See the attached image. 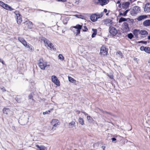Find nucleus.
<instances>
[{"mask_svg": "<svg viewBox=\"0 0 150 150\" xmlns=\"http://www.w3.org/2000/svg\"><path fill=\"white\" fill-rule=\"evenodd\" d=\"M38 65L39 67L42 70H44L46 67L50 66L49 64H48L47 62L44 61L42 59H40Z\"/></svg>", "mask_w": 150, "mask_h": 150, "instance_id": "1", "label": "nucleus"}, {"mask_svg": "<svg viewBox=\"0 0 150 150\" xmlns=\"http://www.w3.org/2000/svg\"><path fill=\"white\" fill-rule=\"evenodd\" d=\"M41 40L43 41L45 47H47V48L52 49L53 47V44L47 39L42 37L41 38Z\"/></svg>", "mask_w": 150, "mask_h": 150, "instance_id": "2", "label": "nucleus"}, {"mask_svg": "<svg viewBox=\"0 0 150 150\" xmlns=\"http://www.w3.org/2000/svg\"><path fill=\"white\" fill-rule=\"evenodd\" d=\"M50 124L52 126V129L54 130H56L57 127L60 125V122L57 119H53L51 122Z\"/></svg>", "mask_w": 150, "mask_h": 150, "instance_id": "3", "label": "nucleus"}, {"mask_svg": "<svg viewBox=\"0 0 150 150\" xmlns=\"http://www.w3.org/2000/svg\"><path fill=\"white\" fill-rule=\"evenodd\" d=\"M103 15V12L98 14H93L91 16V20L93 22L96 21L98 19L102 17Z\"/></svg>", "mask_w": 150, "mask_h": 150, "instance_id": "4", "label": "nucleus"}, {"mask_svg": "<svg viewBox=\"0 0 150 150\" xmlns=\"http://www.w3.org/2000/svg\"><path fill=\"white\" fill-rule=\"evenodd\" d=\"M15 13L16 15V17L17 18V21L18 24H20L22 22V20L21 15L18 11H16Z\"/></svg>", "mask_w": 150, "mask_h": 150, "instance_id": "5", "label": "nucleus"}, {"mask_svg": "<svg viewBox=\"0 0 150 150\" xmlns=\"http://www.w3.org/2000/svg\"><path fill=\"white\" fill-rule=\"evenodd\" d=\"M100 54V55L103 56L107 55L108 50L106 48L105 46H103L101 47Z\"/></svg>", "mask_w": 150, "mask_h": 150, "instance_id": "6", "label": "nucleus"}, {"mask_svg": "<svg viewBox=\"0 0 150 150\" xmlns=\"http://www.w3.org/2000/svg\"><path fill=\"white\" fill-rule=\"evenodd\" d=\"M52 81L58 86H60V82L57 77L55 76H52L51 77Z\"/></svg>", "mask_w": 150, "mask_h": 150, "instance_id": "7", "label": "nucleus"}, {"mask_svg": "<svg viewBox=\"0 0 150 150\" xmlns=\"http://www.w3.org/2000/svg\"><path fill=\"white\" fill-rule=\"evenodd\" d=\"M108 0H95L94 2L96 3H99L100 4L103 6L107 4L109 2Z\"/></svg>", "mask_w": 150, "mask_h": 150, "instance_id": "8", "label": "nucleus"}, {"mask_svg": "<svg viewBox=\"0 0 150 150\" xmlns=\"http://www.w3.org/2000/svg\"><path fill=\"white\" fill-rule=\"evenodd\" d=\"M122 28L124 32H127L129 30L128 24L126 23H124L122 25Z\"/></svg>", "mask_w": 150, "mask_h": 150, "instance_id": "9", "label": "nucleus"}, {"mask_svg": "<svg viewBox=\"0 0 150 150\" xmlns=\"http://www.w3.org/2000/svg\"><path fill=\"white\" fill-rule=\"evenodd\" d=\"M109 32L112 36H115L117 33V30L114 27L110 28Z\"/></svg>", "mask_w": 150, "mask_h": 150, "instance_id": "10", "label": "nucleus"}, {"mask_svg": "<svg viewBox=\"0 0 150 150\" xmlns=\"http://www.w3.org/2000/svg\"><path fill=\"white\" fill-rule=\"evenodd\" d=\"M140 11V7L137 6H135L133 7L132 12H133L134 14H136Z\"/></svg>", "mask_w": 150, "mask_h": 150, "instance_id": "11", "label": "nucleus"}, {"mask_svg": "<svg viewBox=\"0 0 150 150\" xmlns=\"http://www.w3.org/2000/svg\"><path fill=\"white\" fill-rule=\"evenodd\" d=\"M144 11L145 12L148 13L150 12V3H146L144 7Z\"/></svg>", "mask_w": 150, "mask_h": 150, "instance_id": "12", "label": "nucleus"}, {"mask_svg": "<svg viewBox=\"0 0 150 150\" xmlns=\"http://www.w3.org/2000/svg\"><path fill=\"white\" fill-rule=\"evenodd\" d=\"M25 24L27 25V28L29 29H32L33 27V24L30 21H26Z\"/></svg>", "mask_w": 150, "mask_h": 150, "instance_id": "13", "label": "nucleus"}, {"mask_svg": "<svg viewBox=\"0 0 150 150\" xmlns=\"http://www.w3.org/2000/svg\"><path fill=\"white\" fill-rule=\"evenodd\" d=\"M104 24L109 26H111L112 24L111 20L109 19H107L104 21Z\"/></svg>", "mask_w": 150, "mask_h": 150, "instance_id": "14", "label": "nucleus"}, {"mask_svg": "<svg viewBox=\"0 0 150 150\" xmlns=\"http://www.w3.org/2000/svg\"><path fill=\"white\" fill-rule=\"evenodd\" d=\"M129 11V9L127 10L126 11H121L120 12L118 16H126L127 14V12Z\"/></svg>", "mask_w": 150, "mask_h": 150, "instance_id": "15", "label": "nucleus"}, {"mask_svg": "<svg viewBox=\"0 0 150 150\" xmlns=\"http://www.w3.org/2000/svg\"><path fill=\"white\" fill-rule=\"evenodd\" d=\"M37 150H47V148L43 145H37Z\"/></svg>", "mask_w": 150, "mask_h": 150, "instance_id": "16", "label": "nucleus"}, {"mask_svg": "<svg viewBox=\"0 0 150 150\" xmlns=\"http://www.w3.org/2000/svg\"><path fill=\"white\" fill-rule=\"evenodd\" d=\"M28 118H26L25 119H21L19 121V123L22 125H24L27 123L28 122Z\"/></svg>", "mask_w": 150, "mask_h": 150, "instance_id": "17", "label": "nucleus"}, {"mask_svg": "<svg viewBox=\"0 0 150 150\" xmlns=\"http://www.w3.org/2000/svg\"><path fill=\"white\" fill-rule=\"evenodd\" d=\"M130 3L129 2H124L122 5V7L125 8H127L129 6Z\"/></svg>", "mask_w": 150, "mask_h": 150, "instance_id": "18", "label": "nucleus"}, {"mask_svg": "<svg viewBox=\"0 0 150 150\" xmlns=\"http://www.w3.org/2000/svg\"><path fill=\"white\" fill-rule=\"evenodd\" d=\"M68 126L69 128L73 129L75 127V122L74 121H72L68 124Z\"/></svg>", "mask_w": 150, "mask_h": 150, "instance_id": "19", "label": "nucleus"}, {"mask_svg": "<svg viewBox=\"0 0 150 150\" xmlns=\"http://www.w3.org/2000/svg\"><path fill=\"white\" fill-rule=\"evenodd\" d=\"M4 8L7 10L10 11H11L13 10V8L8 5V4H5Z\"/></svg>", "mask_w": 150, "mask_h": 150, "instance_id": "20", "label": "nucleus"}, {"mask_svg": "<svg viewBox=\"0 0 150 150\" xmlns=\"http://www.w3.org/2000/svg\"><path fill=\"white\" fill-rule=\"evenodd\" d=\"M143 25L145 26H149L150 25V20H146L143 22Z\"/></svg>", "mask_w": 150, "mask_h": 150, "instance_id": "21", "label": "nucleus"}, {"mask_svg": "<svg viewBox=\"0 0 150 150\" xmlns=\"http://www.w3.org/2000/svg\"><path fill=\"white\" fill-rule=\"evenodd\" d=\"M146 15H141L139 16L137 18V20L138 21H141L144 20L147 18Z\"/></svg>", "mask_w": 150, "mask_h": 150, "instance_id": "22", "label": "nucleus"}, {"mask_svg": "<svg viewBox=\"0 0 150 150\" xmlns=\"http://www.w3.org/2000/svg\"><path fill=\"white\" fill-rule=\"evenodd\" d=\"M139 34L145 36L148 34V33L146 30H142L140 31Z\"/></svg>", "mask_w": 150, "mask_h": 150, "instance_id": "23", "label": "nucleus"}, {"mask_svg": "<svg viewBox=\"0 0 150 150\" xmlns=\"http://www.w3.org/2000/svg\"><path fill=\"white\" fill-rule=\"evenodd\" d=\"M22 44L25 47L29 48V49H30V50H32V47H31V46H30L29 45L27 44V43L25 40Z\"/></svg>", "mask_w": 150, "mask_h": 150, "instance_id": "24", "label": "nucleus"}, {"mask_svg": "<svg viewBox=\"0 0 150 150\" xmlns=\"http://www.w3.org/2000/svg\"><path fill=\"white\" fill-rule=\"evenodd\" d=\"M140 31L137 29H134L133 32V33L136 37H137L138 35L139 34Z\"/></svg>", "mask_w": 150, "mask_h": 150, "instance_id": "25", "label": "nucleus"}, {"mask_svg": "<svg viewBox=\"0 0 150 150\" xmlns=\"http://www.w3.org/2000/svg\"><path fill=\"white\" fill-rule=\"evenodd\" d=\"M92 30L93 32L91 35V37L92 38H93L95 37L96 35L97 34V30L96 29H92Z\"/></svg>", "mask_w": 150, "mask_h": 150, "instance_id": "26", "label": "nucleus"}, {"mask_svg": "<svg viewBox=\"0 0 150 150\" xmlns=\"http://www.w3.org/2000/svg\"><path fill=\"white\" fill-rule=\"evenodd\" d=\"M128 19H129V18H126L123 17H121L119 20L118 22L119 23H121L122 22L127 21Z\"/></svg>", "mask_w": 150, "mask_h": 150, "instance_id": "27", "label": "nucleus"}, {"mask_svg": "<svg viewBox=\"0 0 150 150\" xmlns=\"http://www.w3.org/2000/svg\"><path fill=\"white\" fill-rule=\"evenodd\" d=\"M68 79L69 81L73 83H75L76 81L73 78L70 76H68Z\"/></svg>", "mask_w": 150, "mask_h": 150, "instance_id": "28", "label": "nucleus"}, {"mask_svg": "<svg viewBox=\"0 0 150 150\" xmlns=\"http://www.w3.org/2000/svg\"><path fill=\"white\" fill-rule=\"evenodd\" d=\"M82 27V25L77 24L75 26L73 27V28L76 29L78 30H81Z\"/></svg>", "mask_w": 150, "mask_h": 150, "instance_id": "29", "label": "nucleus"}, {"mask_svg": "<svg viewBox=\"0 0 150 150\" xmlns=\"http://www.w3.org/2000/svg\"><path fill=\"white\" fill-rule=\"evenodd\" d=\"M78 121L80 124L81 125H83L84 124L83 120V118L80 117L78 120Z\"/></svg>", "mask_w": 150, "mask_h": 150, "instance_id": "30", "label": "nucleus"}, {"mask_svg": "<svg viewBox=\"0 0 150 150\" xmlns=\"http://www.w3.org/2000/svg\"><path fill=\"white\" fill-rule=\"evenodd\" d=\"M145 52L147 53L150 54V48L149 47H146Z\"/></svg>", "mask_w": 150, "mask_h": 150, "instance_id": "31", "label": "nucleus"}, {"mask_svg": "<svg viewBox=\"0 0 150 150\" xmlns=\"http://www.w3.org/2000/svg\"><path fill=\"white\" fill-rule=\"evenodd\" d=\"M18 40L21 43H23L25 41L23 38L21 37H19L18 38Z\"/></svg>", "mask_w": 150, "mask_h": 150, "instance_id": "32", "label": "nucleus"}, {"mask_svg": "<svg viewBox=\"0 0 150 150\" xmlns=\"http://www.w3.org/2000/svg\"><path fill=\"white\" fill-rule=\"evenodd\" d=\"M87 119L89 122H91L93 121V118L90 116H87Z\"/></svg>", "mask_w": 150, "mask_h": 150, "instance_id": "33", "label": "nucleus"}, {"mask_svg": "<svg viewBox=\"0 0 150 150\" xmlns=\"http://www.w3.org/2000/svg\"><path fill=\"white\" fill-rule=\"evenodd\" d=\"M74 16H76V17H77L78 18H81V19L83 18V16L80 15H75Z\"/></svg>", "mask_w": 150, "mask_h": 150, "instance_id": "34", "label": "nucleus"}, {"mask_svg": "<svg viewBox=\"0 0 150 150\" xmlns=\"http://www.w3.org/2000/svg\"><path fill=\"white\" fill-rule=\"evenodd\" d=\"M127 37L130 39H132L133 37V35L132 33H130L127 35Z\"/></svg>", "mask_w": 150, "mask_h": 150, "instance_id": "35", "label": "nucleus"}, {"mask_svg": "<svg viewBox=\"0 0 150 150\" xmlns=\"http://www.w3.org/2000/svg\"><path fill=\"white\" fill-rule=\"evenodd\" d=\"M58 57L59 59L61 60H63L64 59V58L63 56L61 54H59L58 56Z\"/></svg>", "mask_w": 150, "mask_h": 150, "instance_id": "36", "label": "nucleus"}, {"mask_svg": "<svg viewBox=\"0 0 150 150\" xmlns=\"http://www.w3.org/2000/svg\"><path fill=\"white\" fill-rule=\"evenodd\" d=\"M116 4H117V5H118V6L119 8H121V4H120V1H119V0L117 1V2H116Z\"/></svg>", "mask_w": 150, "mask_h": 150, "instance_id": "37", "label": "nucleus"}, {"mask_svg": "<svg viewBox=\"0 0 150 150\" xmlns=\"http://www.w3.org/2000/svg\"><path fill=\"white\" fill-rule=\"evenodd\" d=\"M9 112V110L8 108H4L3 109V112Z\"/></svg>", "mask_w": 150, "mask_h": 150, "instance_id": "38", "label": "nucleus"}, {"mask_svg": "<svg viewBox=\"0 0 150 150\" xmlns=\"http://www.w3.org/2000/svg\"><path fill=\"white\" fill-rule=\"evenodd\" d=\"M108 10L106 9H104V12L106 13V15L108 16V13L110 12L109 11H108V12L107 13Z\"/></svg>", "mask_w": 150, "mask_h": 150, "instance_id": "39", "label": "nucleus"}, {"mask_svg": "<svg viewBox=\"0 0 150 150\" xmlns=\"http://www.w3.org/2000/svg\"><path fill=\"white\" fill-rule=\"evenodd\" d=\"M5 4L2 1H0V6L3 7V8L4 7Z\"/></svg>", "mask_w": 150, "mask_h": 150, "instance_id": "40", "label": "nucleus"}, {"mask_svg": "<svg viewBox=\"0 0 150 150\" xmlns=\"http://www.w3.org/2000/svg\"><path fill=\"white\" fill-rule=\"evenodd\" d=\"M145 47H144V46H141L140 49L141 51H144L145 50Z\"/></svg>", "mask_w": 150, "mask_h": 150, "instance_id": "41", "label": "nucleus"}, {"mask_svg": "<svg viewBox=\"0 0 150 150\" xmlns=\"http://www.w3.org/2000/svg\"><path fill=\"white\" fill-rule=\"evenodd\" d=\"M83 31H86L88 30L87 27L86 26L84 27V28L83 29Z\"/></svg>", "mask_w": 150, "mask_h": 150, "instance_id": "42", "label": "nucleus"}, {"mask_svg": "<svg viewBox=\"0 0 150 150\" xmlns=\"http://www.w3.org/2000/svg\"><path fill=\"white\" fill-rule=\"evenodd\" d=\"M117 54H118L119 55L120 54V55L121 56V58H122V57L123 55H122V54L120 52H117Z\"/></svg>", "mask_w": 150, "mask_h": 150, "instance_id": "43", "label": "nucleus"}, {"mask_svg": "<svg viewBox=\"0 0 150 150\" xmlns=\"http://www.w3.org/2000/svg\"><path fill=\"white\" fill-rule=\"evenodd\" d=\"M76 34H79L80 33V30L77 29L76 31Z\"/></svg>", "mask_w": 150, "mask_h": 150, "instance_id": "44", "label": "nucleus"}, {"mask_svg": "<svg viewBox=\"0 0 150 150\" xmlns=\"http://www.w3.org/2000/svg\"><path fill=\"white\" fill-rule=\"evenodd\" d=\"M108 76L110 77V78L111 79H112L113 78V76L112 75H108Z\"/></svg>", "mask_w": 150, "mask_h": 150, "instance_id": "45", "label": "nucleus"}, {"mask_svg": "<svg viewBox=\"0 0 150 150\" xmlns=\"http://www.w3.org/2000/svg\"><path fill=\"white\" fill-rule=\"evenodd\" d=\"M105 146H102L101 148L103 149V150H105Z\"/></svg>", "mask_w": 150, "mask_h": 150, "instance_id": "46", "label": "nucleus"}, {"mask_svg": "<svg viewBox=\"0 0 150 150\" xmlns=\"http://www.w3.org/2000/svg\"><path fill=\"white\" fill-rule=\"evenodd\" d=\"M112 141H114L116 140V139L115 138H112Z\"/></svg>", "mask_w": 150, "mask_h": 150, "instance_id": "47", "label": "nucleus"}, {"mask_svg": "<svg viewBox=\"0 0 150 150\" xmlns=\"http://www.w3.org/2000/svg\"><path fill=\"white\" fill-rule=\"evenodd\" d=\"M1 89L3 91H6V90L4 88V87H3V88H1Z\"/></svg>", "mask_w": 150, "mask_h": 150, "instance_id": "48", "label": "nucleus"}, {"mask_svg": "<svg viewBox=\"0 0 150 150\" xmlns=\"http://www.w3.org/2000/svg\"><path fill=\"white\" fill-rule=\"evenodd\" d=\"M139 43H146V42H144V41H140V42H139Z\"/></svg>", "mask_w": 150, "mask_h": 150, "instance_id": "49", "label": "nucleus"}, {"mask_svg": "<svg viewBox=\"0 0 150 150\" xmlns=\"http://www.w3.org/2000/svg\"><path fill=\"white\" fill-rule=\"evenodd\" d=\"M1 62L2 64H4V62L3 60Z\"/></svg>", "mask_w": 150, "mask_h": 150, "instance_id": "50", "label": "nucleus"}, {"mask_svg": "<svg viewBox=\"0 0 150 150\" xmlns=\"http://www.w3.org/2000/svg\"><path fill=\"white\" fill-rule=\"evenodd\" d=\"M149 65H150V58L149 60Z\"/></svg>", "mask_w": 150, "mask_h": 150, "instance_id": "51", "label": "nucleus"}, {"mask_svg": "<svg viewBox=\"0 0 150 150\" xmlns=\"http://www.w3.org/2000/svg\"><path fill=\"white\" fill-rule=\"evenodd\" d=\"M148 39H149V40H150V36H148Z\"/></svg>", "mask_w": 150, "mask_h": 150, "instance_id": "52", "label": "nucleus"}, {"mask_svg": "<svg viewBox=\"0 0 150 150\" xmlns=\"http://www.w3.org/2000/svg\"><path fill=\"white\" fill-rule=\"evenodd\" d=\"M75 4H78V1H76L75 2Z\"/></svg>", "mask_w": 150, "mask_h": 150, "instance_id": "53", "label": "nucleus"}, {"mask_svg": "<svg viewBox=\"0 0 150 150\" xmlns=\"http://www.w3.org/2000/svg\"><path fill=\"white\" fill-rule=\"evenodd\" d=\"M2 60L0 58V62H1L2 61Z\"/></svg>", "mask_w": 150, "mask_h": 150, "instance_id": "54", "label": "nucleus"}, {"mask_svg": "<svg viewBox=\"0 0 150 150\" xmlns=\"http://www.w3.org/2000/svg\"><path fill=\"white\" fill-rule=\"evenodd\" d=\"M134 60H137V58H134Z\"/></svg>", "mask_w": 150, "mask_h": 150, "instance_id": "55", "label": "nucleus"}, {"mask_svg": "<svg viewBox=\"0 0 150 150\" xmlns=\"http://www.w3.org/2000/svg\"><path fill=\"white\" fill-rule=\"evenodd\" d=\"M149 79L150 80V77H149Z\"/></svg>", "mask_w": 150, "mask_h": 150, "instance_id": "56", "label": "nucleus"}, {"mask_svg": "<svg viewBox=\"0 0 150 150\" xmlns=\"http://www.w3.org/2000/svg\"><path fill=\"white\" fill-rule=\"evenodd\" d=\"M74 150H77L76 149H74Z\"/></svg>", "mask_w": 150, "mask_h": 150, "instance_id": "57", "label": "nucleus"}, {"mask_svg": "<svg viewBox=\"0 0 150 150\" xmlns=\"http://www.w3.org/2000/svg\"><path fill=\"white\" fill-rule=\"evenodd\" d=\"M43 115L45 114H44V113H43Z\"/></svg>", "mask_w": 150, "mask_h": 150, "instance_id": "58", "label": "nucleus"}]
</instances>
